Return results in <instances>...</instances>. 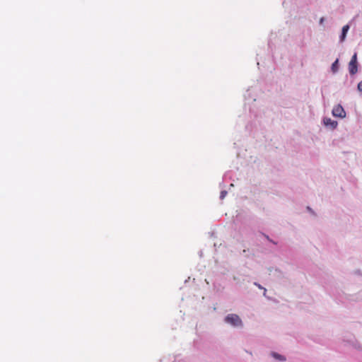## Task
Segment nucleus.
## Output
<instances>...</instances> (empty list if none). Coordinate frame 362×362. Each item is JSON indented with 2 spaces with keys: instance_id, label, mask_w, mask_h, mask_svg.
I'll return each mask as SVG.
<instances>
[{
  "instance_id": "nucleus-1",
  "label": "nucleus",
  "mask_w": 362,
  "mask_h": 362,
  "mask_svg": "<svg viewBox=\"0 0 362 362\" xmlns=\"http://www.w3.org/2000/svg\"><path fill=\"white\" fill-rule=\"evenodd\" d=\"M223 321L226 324L230 325L233 327H243V322L241 318L237 314L230 313L225 316Z\"/></svg>"
},
{
  "instance_id": "nucleus-2",
  "label": "nucleus",
  "mask_w": 362,
  "mask_h": 362,
  "mask_svg": "<svg viewBox=\"0 0 362 362\" xmlns=\"http://www.w3.org/2000/svg\"><path fill=\"white\" fill-rule=\"evenodd\" d=\"M332 115L334 117L344 118L346 117V112L341 105H337L332 110Z\"/></svg>"
},
{
  "instance_id": "nucleus-3",
  "label": "nucleus",
  "mask_w": 362,
  "mask_h": 362,
  "mask_svg": "<svg viewBox=\"0 0 362 362\" xmlns=\"http://www.w3.org/2000/svg\"><path fill=\"white\" fill-rule=\"evenodd\" d=\"M349 28H350V26L348 24L343 26V28L341 29V35L339 36V42H343L345 40L347 33L349 30Z\"/></svg>"
},
{
  "instance_id": "nucleus-4",
  "label": "nucleus",
  "mask_w": 362,
  "mask_h": 362,
  "mask_svg": "<svg viewBox=\"0 0 362 362\" xmlns=\"http://www.w3.org/2000/svg\"><path fill=\"white\" fill-rule=\"evenodd\" d=\"M323 122L325 126L330 127L332 129L337 128L338 124L337 121H334L330 118L327 117L324 118Z\"/></svg>"
},
{
  "instance_id": "nucleus-5",
  "label": "nucleus",
  "mask_w": 362,
  "mask_h": 362,
  "mask_svg": "<svg viewBox=\"0 0 362 362\" xmlns=\"http://www.w3.org/2000/svg\"><path fill=\"white\" fill-rule=\"evenodd\" d=\"M348 69L351 75L356 74L358 72V63L349 62Z\"/></svg>"
},
{
  "instance_id": "nucleus-6",
  "label": "nucleus",
  "mask_w": 362,
  "mask_h": 362,
  "mask_svg": "<svg viewBox=\"0 0 362 362\" xmlns=\"http://www.w3.org/2000/svg\"><path fill=\"white\" fill-rule=\"evenodd\" d=\"M270 354H271V356H272L274 359H276V360H277V361H282V362H284V361H286V356H285L281 355V354H279V353H276V352H275V351H272Z\"/></svg>"
},
{
  "instance_id": "nucleus-7",
  "label": "nucleus",
  "mask_w": 362,
  "mask_h": 362,
  "mask_svg": "<svg viewBox=\"0 0 362 362\" xmlns=\"http://www.w3.org/2000/svg\"><path fill=\"white\" fill-rule=\"evenodd\" d=\"M339 59H337L332 64V66H331V71L332 72V74H335L336 73L338 72L339 71Z\"/></svg>"
},
{
  "instance_id": "nucleus-8",
  "label": "nucleus",
  "mask_w": 362,
  "mask_h": 362,
  "mask_svg": "<svg viewBox=\"0 0 362 362\" xmlns=\"http://www.w3.org/2000/svg\"><path fill=\"white\" fill-rule=\"evenodd\" d=\"M227 194H228V192L226 190H225V189L221 190V192L220 193V199L223 200L226 197Z\"/></svg>"
},
{
  "instance_id": "nucleus-9",
  "label": "nucleus",
  "mask_w": 362,
  "mask_h": 362,
  "mask_svg": "<svg viewBox=\"0 0 362 362\" xmlns=\"http://www.w3.org/2000/svg\"><path fill=\"white\" fill-rule=\"evenodd\" d=\"M350 62H354V63H358V62H357V53H356V52H355V53L353 54V56H352V57H351V59Z\"/></svg>"
},
{
  "instance_id": "nucleus-10",
  "label": "nucleus",
  "mask_w": 362,
  "mask_h": 362,
  "mask_svg": "<svg viewBox=\"0 0 362 362\" xmlns=\"http://www.w3.org/2000/svg\"><path fill=\"white\" fill-rule=\"evenodd\" d=\"M250 89H248V90H247V93H246V94L245 95V100H249V99L250 98Z\"/></svg>"
},
{
  "instance_id": "nucleus-11",
  "label": "nucleus",
  "mask_w": 362,
  "mask_h": 362,
  "mask_svg": "<svg viewBox=\"0 0 362 362\" xmlns=\"http://www.w3.org/2000/svg\"><path fill=\"white\" fill-rule=\"evenodd\" d=\"M358 90L360 91V92H362V81H360L358 84Z\"/></svg>"
},
{
  "instance_id": "nucleus-12",
  "label": "nucleus",
  "mask_w": 362,
  "mask_h": 362,
  "mask_svg": "<svg viewBox=\"0 0 362 362\" xmlns=\"http://www.w3.org/2000/svg\"><path fill=\"white\" fill-rule=\"evenodd\" d=\"M254 285H255L257 287H258L259 289H262L264 288V287L262 286H261L259 284H258L257 282H255L254 283Z\"/></svg>"
},
{
  "instance_id": "nucleus-13",
  "label": "nucleus",
  "mask_w": 362,
  "mask_h": 362,
  "mask_svg": "<svg viewBox=\"0 0 362 362\" xmlns=\"http://www.w3.org/2000/svg\"><path fill=\"white\" fill-rule=\"evenodd\" d=\"M325 18L324 17H322L320 19V25H322L324 21H325Z\"/></svg>"
},
{
  "instance_id": "nucleus-14",
  "label": "nucleus",
  "mask_w": 362,
  "mask_h": 362,
  "mask_svg": "<svg viewBox=\"0 0 362 362\" xmlns=\"http://www.w3.org/2000/svg\"><path fill=\"white\" fill-rule=\"evenodd\" d=\"M262 289L264 290V293H263V295H264V296H266L267 289H266L264 287V288H262Z\"/></svg>"
},
{
  "instance_id": "nucleus-15",
  "label": "nucleus",
  "mask_w": 362,
  "mask_h": 362,
  "mask_svg": "<svg viewBox=\"0 0 362 362\" xmlns=\"http://www.w3.org/2000/svg\"><path fill=\"white\" fill-rule=\"evenodd\" d=\"M267 238L269 241L272 242V241L269 238V236H267Z\"/></svg>"
}]
</instances>
